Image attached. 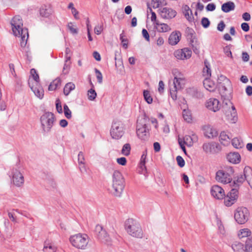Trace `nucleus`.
<instances>
[{
  "label": "nucleus",
  "instance_id": "obj_23",
  "mask_svg": "<svg viewBox=\"0 0 252 252\" xmlns=\"http://www.w3.org/2000/svg\"><path fill=\"white\" fill-rule=\"evenodd\" d=\"M181 33L179 31L172 32L168 38L169 44L171 45H176L180 40Z\"/></svg>",
  "mask_w": 252,
  "mask_h": 252
},
{
  "label": "nucleus",
  "instance_id": "obj_57",
  "mask_svg": "<svg viewBox=\"0 0 252 252\" xmlns=\"http://www.w3.org/2000/svg\"><path fill=\"white\" fill-rule=\"evenodd\" d=\"M56 107L58 112L60 114L62 113L63 109L61 103L59 100H56Z\"/></svg>",
  "mask_w": 252,
  "mask_h": 252
},
{
  "label": "nucleus",
  "instance_id": "obj_14",
  "mask_svg": "<svg viewBox=\"0 0 252 252\" xmlns=\"http://www.w3.org/2000/svg\"><path fill=\"white\" fill-rule=\"evenodd\" d=\"M239 191L237 189H232L226 195H224V204L227 207L232 206L238 198Z\"/></svg>",
  "mask_w": 252,
  "mask_h": 252
},
{
  "label": "nucleus",
  "instance_id": "obj_5",
  "mask_svg": "<svg viewBox=\"0 0 252 252\" xmlns=\"http://www.w3.org/2000/svg\"><path fill=\"white\" fill-rule=\"evenodd\" d=\"M234 173L233 167L226 166L216 172V180L223 184L231 183L232 177Z\"/></svg>",
  "mask_w": 252,
  "mask_h": 252
},
{
  "label": "nucleus",
  "instance_id": "obj_52",
  "mask_svg": "<svg viewBox=\"0 0 252 252\" xmlns=\"http://www.w3.org/2000/svg\"><path fill=\"white\" fill-rule=\"evenodd\" d=\"M223 51L224 54L228 57L231 58V59L233 58V56L232 55L231 51L230 50V47L228 46H225L223 48Z\"/></svg>",
  "mask_w": 252,
  "mask_h": 252
},
{
  "label": "nucleus",
  "instance_id": "obj_36",
  "mask_svg": "<svg viewBox=\"0 0 252 252\" xmlns=\"http://www.w3.org/2000/svg\"><path fill=\"white\" fill-rule=\"evenodd\" d=\"M61 81L60 78H56L53 80L48 87L49 91H54L61 86Z\"/></svg>",
  "mask_w": 252,
  "mask_h": 252
},
{
  "label": "nucleus",
  "instance_id": "obj_35",
  "mask_svg": "<svg viewBox=\"0 0 252 252\" xmlns=\"http://www.w3.org/2000/svg\"><path fill=\"white\" fill-rule=\"evenodd\" d=\"M205 67L203 69V75L205 78H209L211 76V70L209 63L207 62H204Z\"/></svg>",
  "mask_w": 252,
  "mask_h": 252
},
{
  "label": "nucleus",
  "instance_id": "obj_6",
  "mask_svg": "<svg viewBox=\"0 0 252 252\" xmlns=\"http://www.w3.org/2000/svg\"><path fill=\"white\" fill-rule=\"evenodd\" d=\"M222 110L225 113L227 119L232 124L236 123L238 120L235 106L230 99L224 98L222 102Z\"/></svg>",
  "mask_w": 252,
  "mask_h": 252
},
{
  "label": "nucleus",
  "instance_id": "obj_7",
  "mask_svg": "<svg viewBox=\"0 0 252 252\" xmlns=\"http://www.w3.org/2000/svg\"><path fill=\"white\" fill-rule=\"evenodd\" d=\"M69 241L72 246L78 249L86 250L89 242V237L86 234L78 233L72 235Z\"/></svg>",
  "mask_w": 252,
  "mask_h": 252
},
{
  "label": "nucleus",
  "instance_id": "obj_3",
  "mask_svg": "<svg viewBox=\"0 0 252 252\" xmlns=\"http://www.w3.org/2000/svg\"><path fill=\"white\" fill-rule=\"evenodd\" d=\"M125 227L127 233L133 237L141 239L144 236L140 223L132 218L128 219L126 220Z\"/></svg>",
  "mask_w": 252,
  "mask_h": 252
},
{
  "label": "nucleus",
  "instance_id": "obj_10",
  "mask_svg": "<svg viewBox=\"0 0 252 252\" xmlns=\"http://www.w3.org/2000/svg\"><path fill=\"white\" fill-rule=\"evenodd\" d=\"M110 133L112 138L116 140L121 139L125 133V127L123 123L120 121H114Z\"/></svg>",
  "mask_w": 252,
  "mask_h": 252
},
{
  "label": "nucleus",
  "instance_id": "obj_51",
  "mask_svg": "<svg viewBox=\"0 0 252 252\" xmlns=\"http://www.w3.org/2000/svg\"><path fill=\"white\" fill-rule=\"evenodd\" d=\"M95 72L96 74V78L99 83H101L102 82V75L101 73L97 69L95 68Z\"/></svg>",
  "mask_w": 252,
  "mask_h": 252
},
{
  "label": "nucleus",
  "instance_id": "obj_47",
  "mask_svg": "<svg viewBox=\"0 0 252 252\" xmlns=\"http://www.w3.org/2000/svg\"><path fill=\"white\" fill-rule=\"evenodd\" d=\"M63 111L64 115L67 119H70L71 118V111L66 104H64L63 106Z\"/></svg>",
  "mask_w": 252,
  "mask_h": 252
},
{
  "label": "nucleus",
  "instance_id": "obj_38",
  "mask_svg": "<svg viewBox=\"0 0 252 252\" xmlns=\"http://www.w3.org/2000/svg\"><path fill=\"white\" fill-rule=\"evenodd\" d=\"M75 85L72 83L69 82L67 83L63 89V93L65 95H68L70 92L75 89Z\"/></svg>",
  "mask_w": 252,
  "mask_h": 252
},
{
  "label": "nucleus",
  "instance_id": "obj_4",
  "mask_svg": "<svg viewBox=\"0 0 252 252\" xmlns=\"http://www.w3.org/2000/svg\"><path fill=\"white\" fill-rule=\"evenodd\" d=\"M148 122L149 118L145 115L138 117L137 121V135L142 140H147L149 136V130L147 127Z\"/></svg>",
  "mask_w": 252,
  "mask_h": 252
},
{
  "label": "nucleus",
  "instance_id": "obj_48",
  "mask_svg": "<svg viewBox=\"0 0 252 252\" xmlns=\"http://www.w3.org/2000/svg\"><path fill=\"white\" fill-rule=\"evenodd\" d=\"M67 27L69 30L70 32L73 34H76L78 32L77 29L75 28V27L73 25L72 23H68L67 25Z\"/></svg>",
  "mask_w": 252,
  "mask_h": 252
},
{
  "label": "nucleus",
  "instance_id": "obj_42",
  "mask_svg": "<svg viewBox=\"0 0 252 252\" xmlns=\"http://www.w3.org/2000/svg\"><path fill=\"white\" fill-rule=\"evenodd\" d=\"M205 135L208 138H213L217 136V132L215 130L213 129L210 127H208L207 129H205Z\"/></svg>",
  "mask_w": 252,
  "mask_h": 252
},
{
  "label": "nucleus",
  "instance_id": "obj_55",
  "mask_svg": "<svg viewBox=\"0 0 252 252\" xmlns=\"http://www.w3.org/2000/svg\"><path fill=\"white\" fill-rule=\"evenodd\" d=\"M161 0H152L151 1V4L154 8H158L161 4Z\"/></svg>",
  "mask_w": 252,
  "mask_h": 252
},
{
  "label": "nucleus",
  "instance_id": "obj_18",
  "mask_svg": "<svg viewBox=\"0 0 252 252\" xmlns=\"http://www.w3.org/2000/svg\"><path fill=\"white\" fill-rule=\"evenodd\" d=\"M29 86L34 94L39 98L41 99L44 95V91L42 87L36 82H29Z\"/></svg>",
  "mask_w": 252,
  "mask_h": 252
},
{
  "label": "nucleus",
  "instance_id": "obj_15",
  "mask_svg": "<svg viewBox=\"0 0 252 252\" xmlns=\"http://www.w3.org/2000/svg\"><path fill=\"white\" fill-rule=\"evenodd\" d=\"M192 54L191 50L189 48H184L176 50L174 56L177 60H185L189 59Z\"/></svg>",
  "mask_w": 252,
  "mask_h": 252
},
{
  "label": "nucleus",
  "instance_id": "obj_46",
  "mask_svg": "<svg viewBox=\"0 0 252 252\" xmlns=\"http://www.w3.org/2000/svg\"><path fill=\"white\" fill-rule=\"evenodd\" d=\"M96 93L93 89H91L88 91V99L90 100H94L96 96Z\"/></svg>",
  "mask_w": 252,
  "mask_h": 252
},
{
  "label": "nucleus",
  "instance_id": "obj_49",
  "mask_svg": "<svg viewBox=\"0 0 252 252\" xmlns=\"http://www.w3.org/2000/svg\"><path fill=\"white\" fill-rule=\"evenodd\" d=\"M176 160H177L178 165L180 167H183L185 166V162L184 159H183V158L182 157H181L180 156H177L176 158Z\"/></svg>",
  "mask_w": 252,
  "mask_h": 252
},
{
  "label": "nucleus",
  "instance_id": "obj_20",
  "mask_svg": "<svg viewBox=\"0 0 252 252\" xmlns=\"http://www.w3.org/2000/svg\"><path fill=\"white\" fill-rule=\"evenodd\" d=\"M12 181L15 186L20 187L24 184V176L19 171L14 169L12 171Z\"/></svg>",
  "mask_w": 252,
  "mask_h": 252
},
{
  "label": "nucleus",
  "instance_id": "obj_12",
  "mask_svg": "<svg viewBox=\"0 0 252 252\" xmlns=\"http://www.w3.org/2000/svg\"><path fill=\"white\" fill-rule=\"evenodd\" d=\"M249 211L246 207H238L235 211L234 218L238 223L242 224L245 223L249 220Z\"/></svg>",
  "mask_w": 252,
  "mask_h": 252
},
{
  "label": "nucleus",
  "instance_id": "obj_44",
  "mask_svg": "<svg viewBox=\"0 0 252 252\" xmlns=\"http://www.w3.org/2000/svg\"><path fill=\"white\" fill-rule=\"evenodd\" d=\"M144 98L145 101L148 104H151L153 102V98L152 97L149 91L144 90L143 92Z\"/></svg>",
  "mask_w": 252,
  "mask_h": 252
},
{
  "label": "nucleus",
  "instance_id": "obj_40",
  "mask_svg": "<svg viewBox=\"0 0 252 252\" xmlns=\"http://www.w3.org/2000/svg\"><path fill=\"white\" fill-rule=\"evenodd\" d=\"M189 33L188 35L189 37H190V42L191 44V46L192 47L193 50L194 52L195 53H197L199 51L198 50V49L196 47H195L193 43H194V40L195 39V37L194 35V32L192 30H189Z\"/></svg>",
  "mask_w": 252,
  "mask_h": 252
},
{
  "label": "nucleus",
  "instance_id": "obj_29",
  "mask_svg": "<svg viewBox=\"0 0 252 252\" xmlns=\"http://www.w3.org/2000/svg\"><path fill=\"white\" fill-rule=\"evenodd\" d=\"M79 167L81 172L86 171L85 158L83 153L80 152L78 155Z\"/></svg>",
  "mask_w": 252,
  "mask_h": 252
},
{
  "label": "nucleus",
  "instance_id": "obj_9",
  "mask_svg": "<svg viewBox=\"0 0 252 252\" xmlns=\"http://www.w3.org/2000/svg\"><path fill=\"white\" fill-rule=\"evenodd\" d=\"M252 173V169L249 166H246L244 168L243 174H238L234 178L232 182L230 183V186L232 189H237L239 191V189L244 182L247 180L249 174Z\"/></svg>",
  "mask_w": 252,
  "mask_h": 252
},
{
  "label": "nucleus",
  "instance_id": "obj_62",
  "mask_svg": "<svg viewBox=\"0 0 252 252\" xmlns=\"http://www.w3.org/2000/svg\"><path fill=\"white\" fill-rule=\"evenodd\" d=\"M103 29L102 26H95L94 29V33L97 35H99L101 33Z\"/></svg>",
  "mask_w": 252,
  "mask_h": 252
},
{
  "label": "nucleus",
  "instance_id": "obj_60",
  "mask_svg": "<svg viewBox=\"0 0 252 252\" xmlns=\"http://www.w3.org/2000/svg\"><path fill=\"white\" fill-rule=\"evenodd\" d=\"M140 168L141 169V174H145L146 172V167L145 166V161L140 162Z\"/></svg>",
  "mask_w": 252,
  "mask_h": 252
},
{
  "label": "nucleus",
  "instance_id": "obj_2",
  "mask_svg": "<svg viewBox=\"0 0 252 252\" xmlns=\"http://www.w3.org/2000/svg\"><path fill=\"white\" fill-rule=\"evenodd\" d=\"M125 186V181L122 174L118 170L114 171L112 177L111 193L115 196L120 197Z\"/></svg>",
  "mask_w": 252,
  "mask_h": 252
},
{
  "label": "nucleus",
  "instance_id": "obj_27",
  "mask_svg": "<svg viewBox=\"0 0 252 252\" xmlns=\"http://www.w3.org/2000/svg\"><path fill=\"white\" fill-rule=\"evenodd\" d=\"M203 85L204 88L209 92H213L216 88L215 83L211 81L209 78H205L203 81Z\"/></svg>",
  "mask_w": 252,
  "mask_h": 252
},
{
  "label": "nucleus",
  "instance_id": "obj_50",
  "mask_svg": "<svg viewBox=\"0 0 252 252\" xmlns=\"http://www.w3.org/2000/svg\"><path fill=\"white\" fill-rule=\"evenodd\" d=\"M219 90L220 91V93H221V95L222 96H224L227 95V93H224V92H226L227 88L223 84H221L219 86Z\"/></svg>",
  "mask_w": 252,
  "mask_h": 252
},
{
  "label": "nucleus",
  "instance_id": "obj_34",
  "mask_svg": "<svg viewBox=\"0 0 252 252\" xmlns=\"http://www.w3.org/2000/svg\"><path fill=\"white\" fill-rule=\"evenodd\" d=\"M232 145L236 149L242 148L244 145L242 140L240 138H234L231 140Z\"/></svg>",
  "mask_w": 252,
  "mask_h": 252
},
{
  "label": "nucleus",
  "instance_id": "obj_8",
  "mask_svg": "<svg viewBox=\"0 0 252 252\" xmlns=\"http://www.w3.org/2000/svg\"><path fill=\"white\" fill-rule=\"evenodd\" d=\"M55 118L53 113L49 112L44 113L40 117V122L42 130L45 133H49L54 126Z\"/></svg>",
  "mask_w": 252,
  "mask_h": 252
},
{
  "label": "nucleus",
  "instance_id": "obj_30",
  "mask_svg": "<svg viewBox=\"0 0 252 252\" xmlns=\"http://www.w3.org/2000/svg\"><path fill=\"white\" fill-rule=\"evenodd\" d=\"M52 14L51 9L46 5L42 6L39 9V14L41 17L47 18Z\"/></svg>",
  "mask_w": 252,
  "mask_h": 252
},
{
  "label": "nucleus",
  "instance_id": "obj_39",
  "mask_svg": "<svg viewBox=\"0 0 252 252\" xmlns=\"http://www.w3.org/2000/svg\"><path fill=\"white\" fill-rule=\"evenodd\" d=\"M183 117L185 121L188 123L192 121V115L190 111L188 109H184L183 111Z\"/></svg>",
  "mask_w": 252,
  "mask_h": 252
},
{
  "label": "nucleus",
  "instance_id": "obj_31",
  "mask_svg": "<svg viewBox=\"0 0 252 252\" xmlns=\"http://www.w3.org/2000/svg\"><path fill=\"white\" fill-rule=\"evenodd\" d=\"M235 7V5L233 2L228 1L221 5V10L224 12L228 13L230 11L234 10Z\"/></svg>",
  "mask_w": 252,
  "mask_h": 252
},
{
  "label": "nucleus",
  "instance_id": "obj_43",
  "mask_svg": "<svg viewBox=\"0 0 252 252\" xmlns=\"http://www.w3.org/2000/svg\"><path fill=\"white\" fill-rule=\"evenodd\" d=\"M31 74L32 76V80H29V82L30 81H32V82H36L37 83H39V78L38 74L37 73V72L36 70L34 68H32L31 70Z\"/></svg>",
  "mask_w": 252,
  "mask_h": 252
},
{
  "label": "nucleus",
  "instance_id": "obj_33",
  "mask_svg": "<svg viewBox=\"0 0 252 252\" xmlns=\"http://www.w3.org/2000/svg\"><path fill=\"white\" fill-rule=\"evenodd\" d=\"M231 247L234 252H251L250 251L248 252L244 250V245L240 242H236Z\"/></svg>",
  "mask_w": 252,
  "mask_h": 252
},
{
  "label": "nucleus",
  "instance_id": "obj_64",
  "mask_svg": "<svg viewBox=\"0 0 252 252\" xmlns=\"http://www.w3.org/2000/svg\"><path fill=\"white\" fill-rule=\"evenodd\" d=\"M206 8L207 11H212L215 9L216 5L214 3H209Z\"/></svg>",
  "mask_w": 252,
  "mask_h": 252
},
{
  "label": "nucleus",
  "instance_id": "obj_11",
  "mask_svg": "<svg viewBox=\"0 0 252 252\" xmlns=\"http://www.w3.org/2000/svg\"><path fill=\"white\" fill-rule=\"evenodd\" d=\"M186 80L182 77H175L172 85L170 87V93L173 100L177 99V91L184 88Z\"/></svg>",
  "mask_w": 252,
  "mask_h": 252
},
{
  "label": "nucleus",
  "instance_id": "obj_37",
  "mask_svg": "<svg viewBox=\"0 0 252 252\" xmlns=\"http://www.w3.org/2000/svg\"><path fill=\"white\" fill-rule=\"evenodd\" d=\"M251 231L248 228H243L239 230L238 236L240 239L247 237L251 235Z\"/></svg>",
  "mask_w": 252,
  "mask_h": 252
},
{
  "label": "nucleus",
  "instance_id": "obj_28",
  "mask_svg": "<svg viewBox=\"0 0 252 252\" xmlns=\"http://www.w3.org/2000/svg\"><path fill=\"white\" fill-rule=\"evenodd\" d=\"M230 137L226 134V132L222 131L220 135L219 140L224 146H227L230 144Z\"/></svg>",
  "mask_w": 252,
  "mask_h": 252
},
{
  "label": "nucleus",
  "instance_id": "obj_24",
  "mask_svg": "<svg viewBox=\"0 0 252 252\" xmlns=\"http://www.w3.org/2000/svg\"><path fill=\"white\" fill-rule=\"evenodd\" d=\"M182 140V143L187 146L191 147L193 145L194 142H196L198 140L197 136L195 134H192L191 136L186 135Z\"/></svg>",
  "mask_w": 252,
  "mask_h": 252
},
{
  "label": "nucleus",
  "instance_id": "obj_22",
  "mask_svg": "<svg viewBox=\"0 0 252 252\" xmlns=\"http://www.w3.org/2000/svg\"><path fill=\"white\" fill-rule=\"evenodd\" d=\"M203 149L207 154H215L217 152L218 144L215 143H204Z\"/></svg>",
  "mask_w": 252,
  "mask_h": 252
},
{
  "label": "nucleus",
  "instance_id": "obj_32",
  "mask_svg": "<svg viewBox=\"0 0 252 252\" xmlns=\"http://www.w3.org/2000/svg\"><path fill=\"white\" fill-rule=\"evenodd\" d=\"M183 13L186 18L189 21L191 22L193 19L192 11L189 7L186 5L183 6Z\"/></svg>",
  "mask_w": 252,
  "mask_h": 252
},
{
  "label": "nucleus",
  "instance_id": "obj_59",
  "mask_svg": "<svg viewBox=\"0 0 252 252\" xmlns=\"http://www.w3.org/2000/svg\"><path fill=\"white\" fill-rule=\"evenodd\" d=\"M117 162L118 164L122 165H125L126 163V159L125 157L118 158Z\"/></svg>",
  "mask_w": 252,
  "mask_h": 252
},
{
  "label": "nucleus",
  "instance_id": "obj_26",
  "mask_svg": "<svg viewBox=\"0 0 252 252\" xmlns=\"http://www.w3.org/2000/svg\"><path fill=\"white\" fill-rule=\"evenodd\" d=\"M57 247L49 241H46L44 243L43 252H56Z\"/></svg>",
  "mask_w": 252,
  "mask_h": 252
},
{
  "label": "nucleus",
  "instance_id": "obj_13",
  "mask_svg": "<svg viewBox=\"0 0 252 252\" xmlns=\"http://www.w3.org/2000/svg\"><path fill=\"white\" fill-rule=\"evenodd\" d=\"M95 232L97 234L98 239L107 245L112 244V239L107 234L106 230L103 228L101 225H97L95 228Z\"/></svg>",
  "mask_w": 252,
  "mask_h": 252
},
{
  "label": "nucleus",
  "instance_id": "obj_53",
  "mask_svg": "<svg viewBox=\"0 0 252 252\" xmlns=\"http://www.w3.org/2000/svg\"><path fill=\"white\" fill-rule=\"evenodd\" d=\"M210 22L208 18L204 17L201 20V24L205 28H208L210 25Z\"/></svg>",
  "mask_w": 252,
  "mask_h": 252
},
{
  "label": "nucleus",
  "instance_id": "obj_1",
  "mask_svg": "<svg viewBox=\"0 0 252 252\" xmlns=\"http://www.w3.org/2000/svg\"><path fill=\"white\" fill-rule=\"evenodd\" d=\"M10 24L13 34L20 37V45L22 47H25L27 43L29 33L27 29L23 28L22 18L19 15L14 16L12 19Z\"/></svg>",
  "mask_w": 252,
  "mask_h": 252
},
{
  "label": "nucleus",
  "instance_id": "obj_16",
  "mask_svg": "<svg viewBox=\"0 0 252 252\" xmlns=\"http://www.w3.org/2000/svg\"><path fill=\"white\" fill-rule=\"evenodd\" d=\"M159 14L160 17L164 19L170 20L174 18L176 15V11L170 7H161L159 9Z\"/></svg>",
  "mask_w": 252,
  "mask_h": 252
},
{
  "label": "nucleus",
  "instance_id": "obj_54",
  "mask_svg": "<svg viewBox=\"0 0 252 252\" xmlns=\"http://www.w3.org/2000/svg\"><path fill=\"white\" fill-rule=\"evenodd\" d=\"M217 225H218V227L220 232L221 234H224V227L222 224L221 221L219 220H217Z\"/></svg>",
  "mask_w": 252,
  "mask_h": 252
},
{
  "label": "nucleus",
  "instance_id": "obj_17",
  "mask_svg": "<svg viewBox=\"0 0 252 252\" xmlns=\"http://www.w3.org/2000/svg\"><path fill=\"white\" fill-rule=\"evenodd\" d=\"M212 196L216 199H222L225 195L224 189L218 185L213 186L211 189Z\"/></svg>",
  "mask_w": 252,
  "mask_h": 252
},
{
  "label": "nucleus",
  "instance_id": "obj_25",
  "mask_svg": "<svg viewBox=\"0 0 252 252\" xmlns=\"http://www.w3.org/2000/svg\"><path fill=\"white\" fill-rule=\"evenodd\" d=\"M227 160L233 164H238L241 161V156L237 152H232L227 154Z\"/></svg>",
  "mask_w": 252,
  "mask_h": 252
},
{
  "label": "nucleus",
  "instance_id": "obj_19",
  "mask_svg": "<svg viewBox=\"0 0 252 252\" xmlns=\"http://www.w3.org/2000/svg\"><path fill=\"white\" fill-rule=\"evenodd\" d=\"M205 105L207 109L214 112L218 111L220 108V101L215 98H211L207 100Z\"/></svg>",
  "mask_w": 252,
  "mask_h": 252
},
{
  "label": "nucleus",
  "instance_id": "obj_61",
  "mask_svg": "<svg viewBox=\"0 0 252 252\" xmlns=\"http://www.w3.org/2000/svg\"><path fill=\"white\" fill-rule=\"evenodd\" d=\"M225 27V24L224 23L223 21H221L218 24L217 26V29L218 31L222 32L223 31Z\"/></svg>",
  "mask_w": 252,
  "mask_h": 252
},
{
  "label": "nucleus",
  "instance_id": "obj_58",
  "mask_svg": "<svg viewBox=\"0 0 252 252\" xmlns=\"http://www.w3.org/2000/svg\"><path fill=\"white\" fill-rule=\"evenodd\" d=\"M142 33L143 36L144 37V38L146 39V41H150V36L148 32V31L145 29H143L142 31Z\"/></svg>",
  "mask_w": 252,
  "mask_h": 252
},
{
  "label": "nucleus",
  "instance_id": "obj_45",
  "mask_svg": "<svg viewBox=\"0 0 252 252\" xmlns=\"http://www.w3.org/2000/svg\"><path fill=\"white\" fill-rule=\"evenodd\" d=\"M244 250L248 252L250 251L252 252V238H249L247 240L245 246H244Z\"/></svg>",
  "mask_w": 252,
  "mask_h": 252
},
{
  "label": "nucleus",
  "instance_id": "obj_21",
  "mask_svg": "<svg viewBox=\"0 0 252 252\" xmlns=\"http://www.w3.org/2000/svg\"><path fill=\"white\" fill-rule=\"evenodd\" d=\"M153 29L158 32H167L171 30V27L167 24L158 21L153 26Z\"/></svg>",
  "mask_w": 252,
  "mask_h": 252
},
{
  "label": "nucleus",
  "instance_id": "obj_56",
  "mask_svg": "<svg viewBox=\"0 0 252 252\" xmlns=\"http://www.w3.org/2000/svg\"><path fill=\"white\" fill-rule=\"evenodd\" d=\"M151 15V20L153 23V26H154L156 23H158L159 21L157 19V15L155 12H152Z\"/></svg>",
  "mask_w": 252,
  "mask_h": 252
},
{
  "label": "nucleus",
  "instance_id": "obj_63",
  "mask_svg": "<svg viewBox=\"0 0 252 252\" xmlns=\"http://www.w3.org/2000/svg\"><path fill=\"white\" fill-rule=\"evenodd\" d=\"M164 84L162 81H160L158 84V90L160 93H162L164 91Z\"/></svg>",
  "mask_w": 252,
  "mask_h": 252
},
{
  "label": "nucleus",
  "instance_id": "obj_41",
  "mask_svg": "<svg viewBox=\"0 0 252 252\" xmlns=\"http://www.w3.org/2000/svg\"><path fill=\"white\" fill-rule=\"evenodd\" d=\"M130 145L129 143H126L123 146L121 150V153L125 156H128L130 154Z\"/></svg>",
  "mask_w": 252,
  "mask_h": 252
}]
</instances>
